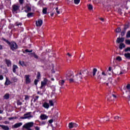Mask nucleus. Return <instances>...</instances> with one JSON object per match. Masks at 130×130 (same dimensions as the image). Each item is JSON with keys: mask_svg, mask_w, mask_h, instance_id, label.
I'll use <instances>...</instances> for the list:
<instances>
[{"mask_svg": "<svg viewBox=\"0 0 130 130\" xmlns=\"http://www.w3.org/2000/svg\"><path fill=\"white\" fill-rule=\"evenodd\" d=\"M33 116L31 115V112H28L26 114H24L23 117H21V119H30V118H32Z\"/></svg>", "mask_w": 130, "mask_h": 130, "instance_id": "nucleus-1", "label": "nucleus"}, {"mask_svg": "<svg viewBox=\"0 0 130 130\" xmlns=\"http://www.w3.org/2000/svg\"><path fill=\"white\" fill-rule=\"evenodd\" d=\"M9 45L11 49L13 51L14 50L18 49V45H17V43H15L14 42H12L11 43H10V44H9Z\"/></svg>", "mask_w": 130, "mask_h": 130, "instance_id": "nucleus-2", "label": "nucleus"}, {"mask_svg": "<svg viewBox=\"0 0 130 130\" xmlns=\"http://www.w3.org/2000/svg\"><path fill=\"white\" fill-rule=\"evenodd\" d=\"M34 125V123L33 122H29L28 123H26L23 126V128H30L32 127Z\"/></svg>", "mask_w": 130, "mask_h": 130, "instance_id": "nucleus-3", "label": "nucleus"}, {"mask_svg": "<svg viewBox=\"0 0 130 130\" xmlns=\"http://www.w3.org/2000/svg\"><path fill=\"white\" fill-rule=\"evenodd\" d=\"M76 77H77L76 80H77V81H81V80L83 79V76H82V72H79L77 73L76 75Z\"/></svg>", "mask_w": 130, "mask_h": 130, "instance_id": "nucleus-4", "label": "nucleus"}, {"mask_svg": "<svg viewBox=\"0 0 130 130\" xmlns=\"http://www.w3.org/2000/svg\"><path fill=\"white\" fill-rule=\"evenodd\" d=\"M43 23V21L41 19H39L38 21H36V22L37 27H41Z\"/></svg>", "mask_w": 130, "mask_h": 130, "instance_id": "nucleus-5", "label": "nucleus"}, {"mask_svg": "<svg viewBox=\"0 0 130 130\" xmlns=\"http://www.w3.org/2000/svg\"><path fill=\"white\" fill-rule=\"evenodd\" d=\"M26 84H30L31 83V79H30L29 75H25Z\"/></svg>", "mask_w": 130, "mask_h": 130, "instance_id": "nucleus-6", "label": "nucleus"}, {"mask_svg": "<svg viewBox=\"0 0 130 130\" xmlns=\"http://www.w3.org/2000/svg\"><path fill=\"white\" fill-rule=\"evenodd\" d=\"M47 79L46 78H44V81L41 82V86L40 87L41 89H42L46 84H47Z\"/></svg>", "mask_w": 130, "mask_h": 130, "instance_id": "nucleus-7", "label": "nucleus"}, {"mask_svg": "<svg viewBox=\"0 0 130 130\" xmlns=\"http://www.w3.org/2000/svg\"><path fill=\"white\" fill-rule=\"evenodd\" d=\"M124 41V38H118L116 41V43H121Z\"/></svg>", "mask_w": 130, "mask_h": 130, "instance_id": "nucleus-8", "label": "nucleus"}, {"mask_svg": "<svg viewBox=\"0 0 130 130\" xmlns=\"http://www.w3.org/2000/svg\"><path fill=\"white\" fill-rule=\"evenodd\" d=\"M22 124H23V123H22V122L17 123H16L15 124H14L13 126H12V127H13V128H17L18 127H20V126H21V125H22Z\"/></svg>", "mask_w": 130, "mask_h": 130, "instance_id": "nucleus-9", "label": "nucleus"}, {"mask_svg": "<svg viewBox=\"0 0 130 130\" xmlns=\"http://www.w3.org/2000/svg\"><path fill=\"white\" fill-rule=\"evenodd\" d=\"M72 76H73V73L72 72H69V73L66 74V78L67 80H69V78H71Z\"/></svg>", "mask_w": 130, "mask_h": 130, "instance_id": "nucleus-10", "label": "nucleus"}, {"mask_svg": "<svg viewBox=\"0 0 130 130\" xmlns=\"http://www.w3.org/2000/svg\"><path fill=\"white\" fill-rule=\"evenodd\" d=\"M11 84H12V82H11V81H10V80H9V78H8V77H6V80L5 83V86H9V85H11Z\"/></svg>", "mask_w": 130, "mask_h": 130, "instance_id": "nucleus-11", "label": "nucleus"}, {"mask_svg": "<svg viewBox=\"0 0 130 130\" xmlns=\"http://www.w3.org/2000/svg\"><path fill=\"white\" fill-rule=\"evenodd\" d=\"M40 118L42 120H44L45 119H47L48 118V116H47L46 115L43 114L40 116Z\"/></svg>", "mask_w": 130, "mask_h": 130, "instance_id": "nucleus-12", "label": "nucleus"}, {"mask_svg": "<svg viewBox=\"0 0 130 130\" xmlns=\"http://www.w3.org/2000/svg\"><path fill=\"white\" fill-rule=\"evenodd\" d=\"M1 127L3 128V129L4 130H9L10 129V128L8 126L4 125H0Z\"/></svg>", "mask_w": 130, "mask_h": 130, "instance_id": "nucleus-13", "label": "nucleus"}, {"mask_svg": "<svg viewBox=\"0 0 130 130\" xmlns=\"http://www.w3.org/2000/svg\"><path fill=\"white\" fill-rule=\"evenodd\" d=\"M43 107H44V108H46V109H48V108H49V104L45 102L43 104Z\"/></svg>", "mask_w": 130, "mask_h": 130, "instance_id": "nucleus-14", "label": "nucleus"}, {"mask_svg": "<svg viewBox=\"0 0 130 130\" xmlns=\"http://www.w3.org/2000/svg\"><path fill=\"white\" fill-rule=\"evenodd\" d=\"M12 8L14 12H16V11H18V10H19V6L17 5H13Z\"/></svg>", "mask_w": 130, "mask_h": 130, "instance_id": "nucleus-15", "label": "nucleus"}, {"mask_svg": "<svg viewBox=\"0 0 130 130\" xmlns=\"http://www.w3.org/2000/svg\"><path fill=\"white\" fill-rule=\"evenodd\" d=\"M6 62L8 67H11V66H12V62H11V60L6 59Z\"/></svg>", "mask_w": 130, "mask_h": 130, "instance_id": "nucleus-16", "label": "nucleus"}, {"mask_svg": "<svg viewBox=\"0 0 130 130\" xmlns=\"http://www.w3.org/2000/svg\"><path fill=\"white\" fill-rule=\"evenodd\" d=\"M80 72H81V74H82V75H85V73H86L87 75H89V74H90V72L86 70H84L82 71H81Z\"/></svg>", "mask_w": 130, "mask_h": 130, "instance_id": "nucleus-17", "label": "nucleus"}, {"mask_svg": "<svg viewBox=\"0 0 130 130\" xmlns=\"http://www.w3.org/2000/svg\"><path fill=\"white\" fill-rule=\"evenodd\" d=\"M124 47H125V45H124V44L122 43H120L119 49L121 50L122 48H124Z\"/></svg>", "mask_w": 130, "mask_h": 130, "instance_id": "nucleus-18", "label": "nucleus"}, {"mask_svg": "<svg viewBox=\"0 0 130 130\" xmlns=\"http://www.w3.org/2000/svg\"><path fill=\"white\" fill-rule=\"evenodd\" d=\"M94 79L95 80H101L102 79V76H101V75L98 73L96 78V77H95Z\"/></svg>", "mask_w": 130, "mask_h": 130, "instance_id": "nucleus-19", "label": "nucleus"}, {"mask_svg": "<svg viewBox=\"0 0 130 130\" xmlns=\"http://www.w3.org/2000/svg\"><path fill=\"white\" fill-rule=\"evenodd\" d=\"M124 56L127 59H130V53H125L124 54Z\"/></svg>", "mask_w": 130, "mask_h": 130, "instance_id": "nucleus-20", "label": "nucleus"}, {"mask_svg": "<svg viewBox=\"0 0 130 130\" xmlns=\"http://www.w3.org/2000/svg\"><path fill=\"white\" fill-rule=\"evenodd\" d=\"M96 73H97V69L94 68L93 69L92 75L94 76H96Z\"/></svg>", "mask_w": 130, "mask_h": 130, "instance_id": "nucleus-21", "label": "nucleus"}, {"mask_svg": "<svg viewBox=\"0 0 130 130\" xmlns=\"http://www.w3.org/2000/svg\"><path fill=\"white\" fill-rule=\"evenodd\" d=\"M32 54V56H34V57H35V58L38 59V56L34 52V53H32L30 54Z\"/></svg>", "mask_w": 130, "mask_h": 130, "instance_id": "nucleus-22", "label": "nucleus"}, {"mask_svg": "<svg viewBox=\"0 0 130 130\" xmlns=\"http://www.w3.org/2000/svg\"><path fill=\"white\" fill-rule=\"evenodd\" d=\"M18 69V66L16 65H13V73H16V70Z\"/></svg>", "mask_w": 130, "mask_h": 130, "instance_id": "nucleus-23", "label": "nucleus"}, {"mask_svg": "<svg viewBox=\"0 0 130 130\" xmlns=\"http://www.w3.org/2000/svg\"><path fill=\"white\" fill-rule=\"evenodd\" d=\"M69 128H73L74 127V122H70L69 124Z\"/></svg>", "mask_w": 130, "mask_h": 130, "instance_id": "nucleus-24", "label": "nucleus"}, {"mask_svg": "<svg viewBox=\"0 0 130 130\" xmlns=\"http://www.w3.org/2000/svg\"><path fill=\"white\" fill-rule=\"evenodd\" d=\"M59 85H60L61 86H63V84H64V80H60L59 81Z\"/></svg>", "mask_w": 130, "mask_h": 130, "instance_id": "nucleus-25", "label": "nucleus"}, {"mask_svg": "<svg viewBox=\"0 0 130 130\" xmlns=\"http://www.w3.org/2000/svg\"><path fill=\"white\" fill-rule=\"evenodd\" d=\"M49 104H50V106H54V104H53V101L52 100H49Z\"/></svg>", "mask_w": 130, "mask_h": 130, "instance_id": "nucleus-26", "label": "nucleus"}, {"mask_svg": "<svg viewBox=\"0 0 130 130\" xmlns=\"http://www.w3.org/2000/svg\"><path fill=\"white\" fill-rule=\"evenodd\" d=\"M26 9L27 10H25V13H29L31 11V8L29 7H27Z\"/></svg>", "mask_w": 130, "mask_h": 130, "instance_id": "nucleus-27", "label": "nucleus"}, {"mask_svg": "<svg viewBox=\"0 0 130 130\" xmlns=\"http://www.w3.org/2000/svg\"><path fill=\"white\" fill-rule=\"evenodd\" d=\"M19 63L22 67H24V66H25V63L24 62V61H19Z\"/></svg>", "mask_w": 130, "mask_h": 130, "instance_id": "nucleus-28", "label": "nucleus"}, {"mask_svg": "<svg viewBox=\"0 0 130 130\" xmlns=\"http://www.w3.org/2000/svg\"><path fill=\"white\" fill-rule=\"evenodd\" d=\"M121 31V29H120V27H118L115 30V31L116 32V33H120Z\"/></svg>", "mask_w": 130, "mask_h": 130, "instance_id": "nucleus-29", "label": "nucleus"}, {"mask_svg": "<svg viewBox=\"0 0 130 130\" xmlns=\"http://www.w3.org/2000/svg\"><path fill=\"white\" fill-rule=\"evenodd\" d=\"M43 13L45 14H47V8H43Z\"/></svg>", "mask_w": 130, "mask_h": 130, "instance_id": "nucleus-30", "label": "nucleus"}, {"mask_svg": "<svg viewBox=\"0 0 130 130\" xmlns=\"http://www.w3.org/2000/svg\"><path fill=\"white\" fill-rule=\"evenodd\" d=\"M5 99H9L10 98V94L7 93L4 95Z\"/></svg>", "mask_w": 130, "mask_h": 130, "instance_id": "nucleus-31", "label": "nucleus"}, {"mask_svg": "<svg viewBox=\"0 0 130 130\" xmlns=\"http://www.w3.org/2000/svg\"><path fill=\"white\" fill-rule=\"evenodd\" d=\"M28 18L33 17V13H28L27 15Z\"/></svg>", "mask_w": 130, "mask_h": 130, "instance_id": "nucleus-32", "label": "nucleus"}, {"mask_svg": "<svg viewBox=\"0 0 130 130\" xmlns=\"http://www.w3.org/2000/svg\"><path fill=\"white\" fill-rule=\"evenodd\" d=\"M116 59V60H118V61H121V60H122V59H121V57L120 56H117Z\"/></svg>", "mask_w": 130, "mask_h": 130, "instance_id": "nucleus-33", "label": "nucleus"}, {"mask_svg": "<svg viewBox=\"0 0 130 130\" xmlns=\"http://www.w3.org/2000/svg\"><path fill=\"white\" fill-rule=\"evenodd\" d=\"M15 26H18V27H21V26H22V23L16 22L15 23Z\"/></svg>", "mask_w": 130, "mask_h": 130, "instance_id": "nucleus-34", "label": "nucleus"}, {"mask_svg": "<svg viewBox=\"0 0 130 130\" xmlns=\"http://www.w3.org/2000/svg\"><path fill=\"white\" fill-rule=\"evenodd\" d=\"M2 39L4 41H5V42H6L8 44H9L10 45L11 43H10V42L9 41H8L7 40H6V39H5V38H3Z\"/></svg>", "mask_w": 130, "mask_h": 130, "instance_id": "nucleus-35", "label": "nucleus"}, {"mask_svg": "<svg viewBox=\"0 0 130 130\" xmlns=\"http://www.w3.org/2000/svg\"><path fill=\"white\" fill-rule=\"evenodd\" d=\"M88 9L90 10H93V6H92V5H91V4H89L88 5Z\"/></svg>", "mask_w": 130, "mask_h": 130, "instance_id": "nucleus-36", "label": "nucleus"}, {"mask_svg": "<svg viewBox=\"0 0 130 130\" xmlns=\"http://www.w3.org/2000/svg\"><path fill=\"white\" fill-rule=\"evenodd\" d=\"M80 3V0H74V4L75 5H78Z\"/></svg>", "mask_w": 130, "mask_h": 130, "instance_id": "nucleus-37", "label": "nucleus"}, {"mask_svg": "<svg viewBox=\"0 0 130 130\" xmlns=\"http://www.w3.org/2000/svg\"><path fill=\"white\" fill-rule=\"evenodd\" d=\"M12 81H13V82H17V81H18V78H17L16 77L12 78Z\"/></svg>", "mask_w": 130, "mask_h": 130, "instance_id": "nucleus-38", "label": "nucleus"}, {"mask_svg": "<svg viewBox=\"0 0 130 130\" xmlns=\"http://www.w3.org/2000/svg\"><path fill=\"white\" fill-rule=\"evenodd\" d=\"M126 37H127V38H130V31H128L127 32Z\"/></svg>", "mask_w": 130, "mask_h": 130, "instance_id": "nucleus-39", "label": "nucleus"}, {"mask_svg": "<svg viewBox=\"0 0 130 130\" xmlns=\"http://www.w3.org/2000/svg\"><path fill=\"white\" fill-rule=\"evenodd\" d=\"M125 31L126 30H124V31H122L121 32V36H124L125 34Z\"/></svg>", "mask_w": 130, "mask_h": 130, "instance_id": "nucleus-40", "label": "nucleus"}, {"mask_svg": "<svg viewBox=\"0 0 130 130\" xmlns=\"http://www.w3.org/2000/svg\"><path fill=\"white\" fill-rule=\"evenodd\" d=\"M126 44L130 45V40H125Z\"/></svg>", "mask_w": 130, "mask_h": 130, "instance_id": "nucleus-41", "label": "nucleus"}, {"mask_svg": "<svg viewBox=\"0 0 130 130\" xmlns=\"http://www.w3.org/2000/svg\"><path fill=\"white\" fill-rule=\"evenodd\" d=\"M127 51H130V47H127L125 49V52H127Z\"/></svg>", "mask_w": 130, "mask_h": 130, "instance_id": "nucleus-42", "label": "nucleus"}, {"mask_svg": "<svg viewBox=\"0 0 130 130\" xmlns=\"http://www.w3.org/2000/svg\"><path fill=\"white\" fill-rule=\"evenodd\" d=\"M110 100H111V101H114V99H112V97H110V99L108 98V99H107V101H110Z\"/></svg>", "mask_w": 130, "mask_h": 130, "instance_id": "nucleus-43", "label": "nucleus"}, {"mask_svg": "<svg viewBox=\"0 0 130 130\" xmlns=\"http://www.w3.org/2000/svg\"><path fill=\"white\" fill-rule=\"evenodd\" d=\"M17 105H22V102H20L19 100H18V101H17Z\"/></svg>", "mask_w": 130, "mask_h": 130, "instance_id": "nucleus-44", "label": "nucleus"}, {"mask_svg": "<svg viewBox=\"0 0 130 130\" xmlns=\"http://www.w3.org/2000/svg\"><path fill=\"white\" fill-rule=\"evenodd\" d=\"M40 77H41V75H40V72H38V74H37L38 79H39V78H40Z\"/></svg>", "mask_w": 130, "mask_h": 130, "instance_id": "nucleus-45", "label": "nucleus"}, {"mask_svg": "<svg viewBox=\"0 0 130 130\" xmlns=\"http://www.w3.org/2000/svg\"><path fill=\"white\" fill-rule=\"evenodd\" d=\"M25 52H32L33 50H31L29 51L28 49H26L25 50Z\"/></svg>", "mask_w": 130, "mask_h": 130, "instance_id": "nucleus-46", "label": "nucleus"}, {"mask_svg": "<svg viewBox=\"0 0 130 130\" xmlns=\"http://www.w3.org/2000/svg\"><path fill=\"white\" fill-rule=\"evenodd\" d=\"M25 52H32L33 50H31L29 51L28 49H26L25 50Z\"/></svg>", "mask_w": 130, "mask_h": 130, "instance_id": "nucleus-47", "label": "nucleus"}, {"mask_svg": "<svg viewBox=\"0 0 130 130\" xmlns=\"http://www.w3.org/2000/svg\"><path fill=\"white\" fill-rule=\"evenodd\" d=\"M126 89H127V90H130V84H128L126 86Z\"/></svg>", "mask_w": 130, "mask_h": 130, "instance_id": "nucleus-48", "label": "nucleus"}, {"mask_svg": "<svg viewBox=\"0 0 130 130\" xmlns=\"http://www.w3.org/2000/svg\"><path fill=\"white\" fill-rule=\"evenodd\" d=\"M78 126V124L76 123H73V127H77Z\"/></svg>", "mask_w": 130, "mask_h": 130, "instance_id": "nucleus-49", "label": "nucleus"}, {"mask_svg": "<svg viewBox=\"0 0 130 130\" xmlns=\"http://www.w3.org/2000/svg\"><path fill=\"white\" fill-rule=\"evenodd\" d=\"M69 81H70V83H72L73 82H75V80L73 78H71L70 79H69Z\"/></svg>", "mask_w": 130, "mask_h": 130, "instance_id": "nucleus-50", "label": "nucleus"}, {"mask_svg": "<svg viewBox=\"0 0 130 130\" xmlns=\"http://www.w3.org/2000/svg\"><path fill=\"white\" fill-rule=\"evenodd\" d=\"M102 76H104V77H105V76H106V73H105V72L103 71L102 73Z\"/></svg>", "mask_w": 130, "mask_h": 130, "instance_id": "nucleus-51", "label": "nucleus"}, {"mask_svg": "<svg viewBox=\"0 0 130 130\" xmlns=\"http://www.w3.org/2000/svg\"><path fill=\"white\" fill-rule=\"evenodd\" d=\"M67 55L68 56H69V57H72L73 56V55H72V54H70V53H67Z\"/></svg>", "mask_w": 130, "mask_h": 130, "instance_id": "nucleus-52", "label": "nucleus"}, {"mask_svg": "<svg viewBox=\"0 0 130 130\" xmlns=\"http://www.w3.org/2000/svg\"><path fill=\"white\" fill-rule=\"evenodd\" d=\"M56 13H57L60 14V12H59V11H58V7H57V8H56Z\"/></svg>", "mask_w": 130, "mask_h": 130, "instance_id": "nucleus-53", "label": "nucleus"}, {"mask_svg": "<svg viewBox=\"0 0 130 130\" xmlns=\"http://www.w3.org/2000/svg\"><path fill=\"white\" fill-rule=\"evenodd\" d=\"M119 118H120V117L118 116H116L114 117V119H118Z\"/></svg>", "mask_w": 130, "mask_h": 130, "instance_id": "nucleus-54", "label": "nucleus"}, {"mask_svg": "<svg viewBox=\"0 0 130 130\" xmlns=\"http://www.w3.org/2000/svg\"><path fill=\"white\" fill-rule=\"evenodd\" d=\"M34 83H35V85H37V83H38V80H35V82H34Z\"/></svg>", "mask_w": 130, "mask_h": 130, "instance_id": "nucleus-55", "label": "nucleus"}, {"mask_svg": "<svg viewBox=\"0 0 130 130\" xmlns=\"http://www.w3.org/2000/svg\"><path fill=\"white\" fill-rule=\"evenodd\" d=\"M128 28V26L126 25L124 28V30L126 31V29Z\"/></svg>", "mask_w": 130, "mask_h": 130, "instance_id": "nucleus-56", "label": "nucleus"}, {"mask_svg": "<svg viewBox=\"0 0 130 130\" xmlns=\"http://www.w3.org/2000/svg\"><path fill=\"white\" fill-rule=\"evenodd\" d=\"M109 81L110 83L111 84V83H112V78H109Z\"/></svg>", "mask_w": 130, "mask_h": 130, "instance_id": "nucleus-57", "label": "nucleus"}, {"mask_svg": "<svg viewBox=\"0 0 130 130\" xmlns=\"http://www.w3.org/2000/svg\"><path fill=\"white\" fill-rule=\"evenodd\" d=\"M23 2H24V0H19V3L20 5H22Z\"/></svg>", "mask_w": 130, "mask_h": 130, "instance_id": "nucleus-58", "label": "nucleus"}, {"mask_svg": "<svg viewBox=\"0 0 130 130\" xmlns=\"http://www.w3.org/2000/svg\"><path fill=\"white\" fill-rule=\"evenodd\" d=\"M29 100V96L28 95H25V100Z\"/></svg>", "mask_w": 130, "mask_h": 130, "instance_id": "nucleus-59", "label": "nucleus"}, {"mask_svg": "<svg viewBox=\"0 0 130 130\" xmlns=\"http://www.w3.org/2000/svg\"><path fill=\"white\" fill-rule=\"evenodd\" d=\"M49 123H52L53 122V119H50L49 120Z\"/></svg>", "mask_w": 130, "mask_h": 130, "instance_id": "nucleus-60", "label": "nucleus"}, {"mask_svg": "<svg viewBox=\"0 0 130 130\" xmlns=\"http://www.w3.org/2000/svg\"><path fill=\"white\" fill-rule=\"evenodd\" d=\"M107 72H111V67L109 68V70L107 71Z\"/></svg>", "mask_w": 130, "mask_h": 130, "instance_id": "nucleus-61", "label": "nucleus"}, {"mask_svg": "<svg viewBox=\"0 0 130 130\" xmlns=\"http://www.w3.org/2000/svg\"><path fill=\"white\" fill-rule=\"evenodd\" d=\"M35 128H36V130H39V129H40V128H39V127H38V126H36V127H35Z\"/></svg>", "mask_w": 130, "mask_h": 130, "instance_id": "nucleus-62", "label": "nucleus"}, {"mask_svg": "<svg viewBox=\"0 0 130 130\" xmlns=\"http://www.w3.org/2000/svg\"><path fill=\"white\" fill-rule=\"evenodd\" d=\"M4 79V77L2 75H0V80H3Z\"/></svg>", "mask_w": 130, "mask_h": 130, "instance_id": "nucleus-63", "label": "nucleus"}, {"mask_svg": "<svg viewBox=\"0 0 130 130\" xmlns=\"http://www.w3.org/2000/svg\"><path fill=\"white\" fill-rule=\"evenodd\" d=\"M38 98H39V96H36V99L34 100V101H36V100H37V99H38Z\"/></svg>", "mask_w": 130, "mask_h": 130, "instance_id": "nucleus-64", "label": "nucleus"}]
</instances>
